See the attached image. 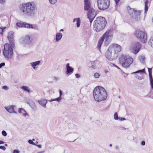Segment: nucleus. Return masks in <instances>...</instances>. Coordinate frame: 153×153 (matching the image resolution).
Segmentation results:
<instances>
[{
    "instance_id": "1",
    "label": "nucleus",
    "mask_w": 153,
    "mask_h": 153,
    "mask_svg": "<svg viewBox=\"0 0 153 153\" xmlns=\"http://www.w3.org/2000/svg\"><path fill=\"white\" fill-rule=\"evenodd\" d=\"M20 9L24 14L31 16L35 13L36 10V5L33 2L23 3L20 5Z\"/></svg>"
},
{
    "instance_id": "2",
    "label": "nucleus",
    "mask_w": 153,
    "mask_h": 153,
    "mask_svg": "<svg viewBox=\"0 0 153 153\" xmlns=\"http://www.w3.org/2000/svg\"><path fill=\"white\" fill-rule=\"evenodd\" d=\"M93 93L95 100L97 102L104 100L107 97L105 90L100 86H96L94 90Z\"/></svg>"
},
{
    "instance_id": "3",
    "label": "nucleus",
    "mask_w": 153,
    "mask_h": 153,
    "mask_svg": "<svg viewBox=\"0 0 153 153\" xmlns=\"http://www.w3.org/2000/svg\"><path fill=\"white\" fill-rule=\"evenodd\" d=\"M106 23L105 18L101 16L97 17L94 21V29L97 32H100L104 28Z\"/></svg>"
},
{
    "instance_id": "4",
    "label": "nucleus",
    "mask_w": 153,
    "mask_h": 153,
    "mask_svg": "<svg viewBox=\"0 0 153 153\" xmlns=\"http://www.w3.org/2000/svg\"><path fill=\"white\" fill-rule=\"evenodd\" d=\"M119 63L124 68H128L132 64L134 61L133 59L126 55L122 54L119 58Z\"/></svg>"
},
{
    "instance_id": "5",
    "label": "nucleus",
    "mask_w": 153,
    "mask_h": 153,
    "mask_svg": "<svg viewBox=\"0 0 153 153\" xmlns=\"http://www.w3.org/2000/svg\"><path fill=\"white\" fill-rule=\"evenodd\" d=\"M3 54L4 56L8 59H10L13 55V49L10 44L6 43L4 45Z\"/></svg>"
},
{
    "instance_id": "6",
    "label": "nucleus",
    "mask_w": 153,
    "mask_h": 153,
    "mask_svg": "<svg viewBox=\"0 0 153 153\" xmlns=\"http://www.w3.org/2000/svg\"><path fill=\"white\" fill-rule=\"evenodd\" d=\"M97 3L98 9L104 10L109 7L110 2L109 0H98Z\"/></svg>"
},
{
    "instance_id": "7",
    "label": "nucleus",
    "mask_w": 153,
    "mask_h": 153,
    "mask_svg": "<svg viewBox=\"0 0 153 153\" xmlns=\"http://www.w3.org/2000/svg\"><path fill=\"white\" fill-rule=\"evenodd\" d=\"M134 35L136 37L139 39L141 42L145 43L146 42L147 35L145 32L140 30H137L135 31Z\"/></svg>"
},
{
    "instance_id": "8",
    "label": "nucleus",
    "mask_w": 153,
    "mask_h": 153,
    "mask_svg": "<svg viewBox=\"0 0 153 153\" xmlns=\"http://www.w3.org/2000/svg\"><path fill=\"white\" fill-rule=\"evenodd\" d=\"M113 34L111 30H107L102 36L105 39V43L106 44H109L113 38Z\"/></svg>"
},
{
    "instance_id": "9",
    "label": "nucleus",
    "mask_w": 153,
    "mask_h": 153,
    "mask_svg": "<svg viewBox=\"0 0 153 153\" xmlns=\"http://www.w3.org/2000/svg\"><path fill=\"white\" fill-rule=\"evenodd\" d=\"M109 50L113 51L115 54H118L121 50V46L117 44L114 43L109 47Z\"/></svg>"
},
{
    "instance_id": "10",
    "label": "nucleus",
    "mask_w": 153,
    "mask_h": 153,
    "mask_svg": "<svg viewBox=\"0 0 153 153\" xmlns=\"http://www.w3.org/2000/svg\"><path fill=\"white\" fill-rule=\"evenodd\" d=\"M141 45L138 42L133 44L130 47V50L134 54L137 53L140 51Z\"/></svg>"
},
{
    "instance_id": "11",
    "label": "nucleus",
    "mask_w": 153,
    "mask_h": 153,
    "mask_svg": "<svg viewBox=\"0 0 153 153\" xmlns=\"http://www.w3.org/2000/svg\"><path fill=\"white\" fill-rule=\"evenodd\" d=\"M96 15L95 10L94 9H90L88 12V18L91 23Z\"/></svg>"
},
{
    "instance_id": "12",
    "label": "nucleus",
    "mask_w": 153,
    "mask_h": 153,
    "mask_svg": "<svg viewBox=\"0 0 153 153\" xmlns=\"http://www.w3.org/2000/svg\"><path fill=\"white\" fill-rule=\"evenodd\" d=\"M17 26L20 27H25L28 28H33V26L32 25L24 22H18L16 23Z\"/></svg>"
},
{
    "instance_id": "13",
    "label": "nucleus",
    "mask_w": 153,
    "mask_h": 153,
    "mask_svg": "<svg viewBox=\"0 0 153 153\" xmlns=\"http://www.w3.org/2000/svg\"><path fill=\"white\" fill-rule=\"evenodd\" d=\"M132 10L134 12V19L136 21H137L140 19L141 11H136L134 9H132Z\"/></svg>"
},
{
    "instance_id": "14",
    "label": "nucleus",
    "mask_w": 153,
    "mask_h": 153,
    "mask_svg": "<svg viewBox=\"0 0 153 153\" xmlns=\"http://www.w3.org/2000/svg\"><path fill=\"white\" fill-rule=\"evenodd\" d=\"M66 67L67 69L66 73L67 74H68L73 72L74 71L73 68L70 66L69 63H67V64L66 65Z\"/></svg>"
},
{
    "instance_id": "15",
    "label": "nucleus",
    "mask_w": 153,
    "mask_h": 153,
    "mask_svg": "<svg viewBox=\"0 0 153 153\" xmlns=\"http://www.w3.org/2000/svg\"><path fill=\"white\" fill-rule=\"evenodd\" d=\"M104 39L103 37L102 36L100 39H99L97 47L99 49H100L101 45L104 40Z\"/></svg>"
},
{
    "instance_id": "16",
    "label": "nucleus",
    "mask_w": 153,
    "mask_h": 153,
    "mask_svg": "<svg viewBox=\"0 0 153 153\" xmlns=\"http://www.w3.org/2000/svg\"><path fill=\"white\" fill-rule=\"evenodd\" d=\"M111 51H111V50H109V48L108 50L106 51L105 53V56L106 57V58L109 60H110V59H111Z\"/></svg>"
},
{
    "instance_id": "17",
    "label": "nucleus",
    "mask_w": 153,
    "mask_h": 153,
    "mask_svg": "<svg viewBox=\"0 0 153 153\" xmlns=\"http://www.w3.org/2000/svg\"><path fill=\"white\" fill-rule=\"evenodd\" d=\"M5 109L10 113H13L14 112V106H9L5 107Z\"/></svg>"
},
{
    "instance_id": "18",
    "label": "nucleus",
    "mask_w": 153,
    "mask_h": 153,
    "mask_svg": "<svg viewBox=\"0 0 153 153\" xmlns=\"http://www.w3.org/2000/svg\"><path fill=\"white\" fill-rule=\"evenodd\" d=\"M9 41L10 46L12 48H14L15 47V44L14 42V38L7 39Z\"/></svg>"
},
{
    "instance_id": "19",
    "label": "nucleus",
    "mask_w": 153,
    "mask_h": 153,
    "mask_svg": "<svg viewBox=\"0 0 153 153\" xmlns=\"http://www.w3.org/2000/svg\"><path fill=\"white\" fill-rule=\"evenodd\" d=\"M38 102L42 106H45L47 103V101L45 100L42 99L38 101Z\"/></svg>"
},
{
    "instance_id": "20",
    "label": "nucleus",
    "mask_w": 153,
    "mask_h": 153,
    "mask_svg": "<svg viewBox=\"0 0 153 153\" xmlns=\"http://www.w3.org/2000/svg\"><path fill=\"white\" fill-rule=\"evenodd\" d=\"M62 37V34L61 33H59L56 34V41L58 42L59 40Z\"/></svg>"
},
{
    "instance_id": "21",
    "label": "nucleus",
    "mask_w": 153,
    "mask_h": 153,
    "mask_svg": "<svg viewBox=\"0 0 153 153\" xmlns=\"http://www.w3.org/2000/svg\"><path fill=\"white\" fill-rule=\"evenodd\" d=\"M18 112L19 113H22L24 116H26L27 114V113L25 110L22 108H20L19 109Z\"/></svg>"
},
{
    "instance_id": "22",
    "label": "nucleus",
    "mask_w": 153,
    "mask_h": 153,
    "mask_svg": "<svg viewBox=\"0 0 153 153\" xmlns=\"http://www.w3.org/2000/svg\"><path fill=\"white\" fill-rule=\"evenodd\" d=\"M40 62V61H37L31 63L32 66L34 69H35L36 66L39 64Z\"/></svg>"
},
{
    "instance_id": "23",
    "label": "nucleus",
    "mask_w": 153,
    "mask_h": 153,
    "mask_svg": "<svg viewBox=\"0 0 153 153\" xmlns=\"http://www.w3.org/2000/svg\"><path fill=\"white\" fill-rule=\"evenodd\" d=\"M14 33L12 31H10L8 33V35L7 36V39H13V38Z\"/></svg>"
},
{
    "instance_id": "24",
    "label": "nucleus",
    "mask_w": 153,
    "mask_h": 153,
    "mask_svg": "<svg viewBox=\"0 0 153 153\" xmlns=\"http://www.w3.org/2000/svg\"><path fill=\"white\" fill-rule=\"evenodd\" d=\"M90 7V3H85L84 10H85L87 11L88 10Z\"/></svg>"
},
{
    "instance_id": "25",
    "label": "nucleus",
    "mask_w": 153,
    "mask_h": 153,
    "mask_svg": "<svg viewBox=\"0 0 153 153\" xmlns=\"http://www.w3.org/2000/svg\"><path fill=\"white\" fill-rule=\"evenodd\" d=\"M148 0H146L145 2V11L146 12L148 10Z\"/></svg>"
},
{
    "instance_id": "26",
    "label": "nucleus",
    "mask_w": 153,
    "mask_h": 153,
    "mask_svg": "<svg viewBox=\"0 0 153 153\" xmlns=\"http://www.w3.org/2000/svg\"><path fill=\"white\" fill-rule=\"evenodd\" d=\"M149 79L151 88L153 90V79L152 77V75L151 74H150Z\"/></svg>"
},
{
    "instance_id": "27",
    "label": "nucleus",
    "mask_w": 153,
    "mask_h": 153,
    "mask_svg": "<svg viewBox=\"0 0 153 153\" xmlns=\"http://www.w3.org/2000/svg\"><path fill=\"white\" fill-rule=\"evenodd\" d=\"M76 21V25L77 27H79L80 26V20L79 18L74 19V22Z\"/></svg>"
},
{
    "instance_id": "28",
    "label": "nucleus",
    "mask_w": 153,
    "mask_h": 153,
    "mask_svg": "<svg viewBox=\"0 0 153 153\" xmlns=\"http://www.w3.org/2000/svg\"><path fill=\"white\" fill-rule=\"evenodd\" d=\"M149 43V45L153 48V36L150 39Z\"/></svg>"
},
{
    "instance_id": "29",
    "label": "nucleus",
    "mask_w": 153,
    "mask_h": 153,
    "mask_svg": "<svg viewBox=\"0 0 153 153\" xmlns=\"http://www.w3.org/2000/svg\"><path fill=\"white\" fill-rule=\"evenodd\" d=\"M22 88L25 91H26L28 92H30V90L26 86H23L22 87Z\"/></svg>"
},
{
    "instance_id": "30",
    "label": "nucleus",
    "mask_w": 153,
    "mask_h": 153,
    "mask_svg": "<svg viewBox=\"0 0 153 153\" xmlns=\"http://www.w3.org/2000/svg\"><path fill=\"white\" fill-rule=\"evenodd\" d=\"M62 99V98L61 97L59 96V97L56 98V99H51L49 101L51 102L54 101H60Z\"/></svg>"
},
{
    "instance_id": "31",
    "label": "nucleus",
    "mask_w": 153,
    "mask_h": 153,
    "mask_svg": "<svg viewBox=\"0 0 153 153\" xmlns=\"http://www.w3.org/2000/svg\"><path fill=\"white\" fill-rule=\"evenodd\" d=\"M145 57L143 56H140L139 57V60L141 62H143L144 61Z\"/></svg>"
},
{
    "instance_id": "32",
    "label": "nucleus",
    "mask_w": 153,
    "mask_h": 153,
    "mask_svg": "<svg viewBox=\"0 0 153 153\" xmlns=\"http://www.w3.org/2000/svg\"><path fill=\"white\" fill-rule=\"evenodd\" d=\"M6 28V27H0V34H3L4 30Z\"/></svg>"
},
{
    "instance_id": "33",
    "label": "nucleus",
    "mask_w": 153,
    "mask_h": 153,
    "mask_svg": "<svg viewBox=\"0 0 153 153\" xmlns=\"http://www.w3.org/2000/svg\"><path fill=\"white\" fill-rule=\"evenodd\" d=\"M145 69H143L141 70H139L137 71H136L134 73H138L141 72V73H144L145 72Z\"/></svg>"
},
{
    "instance_id": "34",
    "label": "nucleus",
    "mask_w": 153,
    "mask_h": 153,
    "mask_svg": "<svg viewBox=\"0 0 153 153\" xmlns=\"http://www.w3.org/2000/svg\"><path fill=\"white\" fill-rule=\"evenodd\" d=\"M114 117L115 120H117L118 119V115L117 112L115 113V114H114Z\"/></svg>"
},
{
    "instance_id": "35",
    "label": "nucleus",
    "mask_w": 153,
    "mask_h": 153,
    "mask_svg": "<svg viewBox=\"0 0 153 153\" xmlns=\"http://www.w3.org/2000/svg\"><path fill=\"white\" fill-rule=\"evenodd\" d=\"M94 76L95 78H98L100 76V74L98 73H96L94 74Z\"/></svg>"
},
{
    "instance_id": "36",
    "label": "nucleus",
    "mask_w": 153,
    "mask_h": 153,
    "mask_svg": "<svg viewBox=\"0 0 153 153\" xmlns=\"http://www.w3.org/2000/svg\"><path fill=\"white\" fill-rule=\"evenodd\" d=\"M30 37L29 36H27L25 37V41H27L30 40Z\"/></svg>"
},
{
    "instance_id": "37",
    "label": "nucleus",
    "mask_w": 153,
    "mask_h": 153,
    "mask_svg": "<svg viewBox=\"0 0 153 153\" xmlns=\"http://www.w3.org/2000/svg\"><path fill=\"white\" fill-rule=\"evenodd\" d=\"M57 0H49L50 3L52 4H54L55 3L56 1Z\"/></svg>"
},
{
    "instance_id": "38",
    "label": "nucleus",
    "mask_w": 153,
    "mask_h": 153,
    "mask_svg": "<svg viewBox=\"0 0 153 153\" xmlns=\"http://www.w3.org/2000/svg\"><path fill=\"white\" fill-rule=\"evenodd\" d=\"M2 134L4 136H6L7 135V133L4 131H2Z\"/></svg>"
},
{
    "instance_id": "39",
    "label": "nucleus",
    "mask_w": 153,
    "mask_h": 153,
    "mask_svg": "<svg viewBox=\"0 0 153 153\" xmlns=\"http://www.w3.org/2000/svg\"><path fill=\"white\" fill-rule=\"evenodd\" d=\"M0 149L3 150H5L6 149V148L3 146H0Z\"/></svg>"
},
{
    "instance_id": "40",
    "label": "nucleus",
    "mask_w": 153,
    "mask_h": 153,
    "mask_svg": "<svg viewBox=\"0 0 153 153\" xmlns=\"http://www.w3.org/2000/svg\"><path fill=\"white\" fill-rule=\"evenodd\" d=\"M28 142L30 144L33 145L35 144V143L33 142L31 140H29L28 141Z\"/></svg>"
},
{
    "instance_id": "41",
    "label": "nucleus",
    "mask_w": 153,
    "mask_h": 153,
    "mask_svg": "<svg viewBox=\"0 0 153 153\" xmlns=\"http://www.w3.org/2000/svg\"><path fill=\"white\" fill-rule=\"evenodd\" d=\"M5 65L4 62H2L0 64V68H1L2 66H4Z\"/></svg>"
},
{
    "instance_id": "42",
    "label": "nucleus",
    "mask_w": 153,
    "mask_h": 153,
    "mask_svg": "<svg viewBox=\"0 0 153 153\" xmlns=\"http://www.w3.org/2000/svg\"><path fill=\"white\" fill-rule=\"evenodd\" d=\"M2 88L5 90H7L8 89L7 87L6 86H3Z\"/></svg>"
},
{
    "instance_id": "43",
    "label": "nucleus",
    "mask_w": 153,
    "mask_h": 153,
    "mask_svg": "<svg viewBox=\"0 0 153 153\" xmlns=\"http://www.w3.org/2000/svg\"><path fill=\"white\" fill-rule=\"evenodd\" d=\"M75 77L76 78H78L80 77V75L79 74H75Z\"/></svg>"
},
{
    "instance_id": "44",
    "label": "nucleus",
    "mask_w": 153,
    "mask_h": 153,
    "mask_svg": "<svg viewBox=\"0 0 153 153\" xmlns=\"http://www.w3.org/2000/svg\"><path fill=\"white\" fill-rule=\"evenodd\" d=\"M127 9L128 10H132V9L129 6H128L127 7Z\"/></svg>"
},
{
    "instance_id": "45",
    "label": "nucleus",
    "mask_w": 153,
    "mask_h": 153,
    "mask_svg": "<svg viewBox=\"0 0 153 153\" xmlns=\"http://www.w3.org/2000/svg\"><path fill=\"white\" fill-rule=\"evenodd\" d=\"M148 70L149 73V76H150V74H151L152 75L151 69L150 68H148Z\"/></svg>"
},
{
    "instance_id": "46",
    "label": "nucleus",
    "mask_w": 153,
    "mask_h": 153,
    "mask_svg": "<svg viewBox=\"0 0 153 153\" xmlns=\"http://www.w3.org/2000/svg\"><path fill=\"white\" fill-rule=\"evenodd\" d=\"M85 3H90L89 0H84Z\"/></svg>"
},
{
    "instance_id": "47",
    "label": "nucleus",
    "mask_w": 153,
    "mask_h": 153,
    "mask_svg": "<svg viewBox=\"0 0 153 153\" xmlns=\"http://www.w3.org/2000/svg\"><path fill=\"white\" fill-rule=\"evenodd\" d=\"M118 119H119L121 121H123L125 120V119L124 118L120 117Z\"/></svg>"
},
{
    "instance_id": "48",
    "label": "nucleus",
    "mask_w": 153,
    "mask_h": 153,
    "mask_svg": "<svg viewBox=\"0 0 153 153\" xmlns=\"http://www.w3.org/2000/svg\"><path fill=\"white\" fill-rule=\"evenodd\" d=\"M13 153H19L18 150H15L14 151Z\"/></svg>"
},
{
    "instance_id": "49",
    "label": "nucleus",
    "mask_w": 153,
    "mask_h": 153,
    "mask_svg": "<svg viewBox=\"0 0 153 153\" xmlns=\"http://www.w3.org/2000/svg\"><path fill=\"white\" fill-rule=\"evenodd\" d=\"M116 4L117 5V4L119 2L120 0H114Z\"/></svg>"
},
{
    "instance_id": "50",
    "label": "nucleus",
    "mask_w": 153,
    "mask_h": 153,
    "mask_svg": "<svg viewBox=\"0 0 153 153\" xmlns=\"http://www.w3.org/2000/svg\"><path fill=\"white\" fill-rule=\"evenodd\" d=\"M143 78V76H142L141 77H138V79H139L141 80Z\"/></svg>"
},
{
    "instance_id": "51",
    "label": "nucleus",
    "mask_w": 153,
    "mask_h": 153,
    "mask_svg": "<svg viewBox=\"0 0 153 153\" xmlns=\"http://www.w3.org/2000/svg\"><path fill=\"white\" fill-rule=\"evenodd\" d=\"M141 144L143 145H145V142L144 141H143L142 142Z\"/></svg>"
},
{
    "instance_id": "52",
    "label": "nucleus",
    "mask_w": 153,
    "mask_h": 153,
    "mask_svg": "<svg viewBox=\"0 0 153 153\" xmlns=\"http://www.w3.org/2000/svg\"><path fill=\"white\" fill-rule=\"evenodd\" d=\"M59 94H60V96L61 97L62 95V92L61 90H59Z\"/></svg>"
},
{
    "instance_id": "53",
    "label": "nucleus",
    "mask_w": 153,
    "mask_h": 153,
    "mask_svg": "<svg viewBox=\"0 0 153 153\" xmlns=\"http://www.w3.org/2000/svg\"><path fill=\"white\" fill-rule=\"evenodd\" d=\"M4 2V0H0V3H2Z\"/></svg>"
},
{
    "instance_id": "54",
    "label": "nucleus",
    "mask_w": 153,
    "mask_h": 153,
    "mask_svg": "<svg viewBox=\"0 0 153 153\" xmlns=\"http://www.w3.org/2000/svg\"><path fill=\"white\" fill-rule=\"evenodd\" d=\"M4 142L0 140V144H3Z\"/></svg>"
},
{
    "instance_id": "55",
    "label": "nucleus",
    "mask_w": 153,
    "mask_h": 153,
    "mask_svg": "<svg viewBox=\"0 0 153 153\" xmlns=\"http://www.w3.org/2000/svg\"><path fill=\"white\" fill-rule=\"evenodd\" d=\"M92 67L93 68V69H95V67L93 66V65H92Z\"/></svg>"
},
{
    "instance_id": "56",
    "label": "nucleus",
    "mask_w": 153,
    "mask_h": 153,
    "mask_svg": "<svg viewBox=\"0 0 153 153\" xmlns=\"http://www.w3.org/2000/svg\"><path fill=\"white\" fill-rule=\"evenodd\" d=\"M60 31H63V29H61L60 30H59Z\"/></svg>"
},
{
    "instance_id": "57",
    "label": "nucleus",
    "mask_w": 153,
    "mask_h": 153,
    "mask_svg": "<svg viewBox=\"0 0 153 153\" xmlns=\"http://www.w3.org/2000/svg\"><path fill=\"white\" fill-rule=\"evenodd\" d=\"M109 146L111 147L112 146V144H110V145H109Z\"/></svg>"
},
{
    "instance_id": "58",
    "label": "nucleus",
    "mask_w": 153,
    "mask_h": 153,
    "mask_svg": "<svg viewBox=\"0 0 153 153\" xmlns=\"http://www.w3.org/2000/svg\"><path fill=\"white\" fill-rule=\"evenodd\" d=\"M38 146L39 147H41V146L40 145H38Z\"/></svg>"
},
{
    "instance_id": "59",
    "label": "nucleus",
    "mask_w": 153,
    "mask_h": 153,
    "mask_svg": "<svg viewBox=\"0 0 153 153\" xmlns=\"http://www.w3.org/2000/svg\"><path fill=\"white\" fill-rule=\"evenodd\" d=\"M107 72H108V71H105V72L106 73Z\"/></svg>"
}]
</instances>
